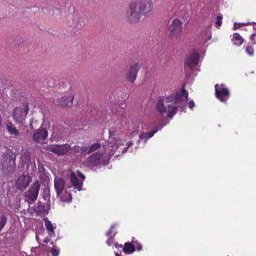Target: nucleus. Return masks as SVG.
Segmentation results:
<instances>
[{
	"mask_svg": "<svg viewBox=\"0 0 256 256\" xmlns=\"http://www.w3.org/2000/svg\"><path fill=\"white\" fill-rule=\"evenodd\" d=\"M45 226L46 230L48 231L49 235L51 236L52 234H54V228L50 222L47 218L44 219Z\"/></svg>",
	"mask_w": 256,
	"mask_h": 256,
	"instance_id": "nucleus-22",
	"label": "nucleus"
},
{
	"mask_svg": "<svg viewBox=\"0 0 256 256\" xmlns=\"http://www.w3.org/2000/svg\"><path fill=\"white\" fill-rule=\"evenodd\" d=\"M162 126H160L154 128L153 130L146 132L148 138H152L154 135L158 130H160L162 128Z\"/></svg>",
	"mask_w": 256,
	"mask_h": 256,
	"instance_id": "nucleus-28",
	"label": "nucleus"
},
{
	"mask_svg": "<svg viewBox=\"0 0 256 256\" xmlns=\"http://www.w3.org/2000/svg\"><path fill=\"white\" fill-rule=\"evenodd\" d=\"M78 176L80 177L82 179V180H84L85 176L82 173H81L80 172L78 171Z\"/></svg>",
	"mask_w": 256,
	"mask_h": 256,
	"instance_id": "nucleus-39",
	"label": "nucleus"
},
{
	"mask_svg": "<svg viewBox=\"0 0 256 256\" xmlns=\"http://www.w3.org/2000/svg\"><path fill=\"white\" fill-rule=\"evenodd\" d=\"M79 152H80V146H75L72 148L71 147V150L69 152V154H78Z\"/></svg>",
	"mask_w": 256,
	"mask_h": 256,
	"instance_id": "nucleus-29",
	"label": "nucleus"
},
{
	"mask_svg": "<svg viewBox=\"0 0 256 256\" xmlns=\"http://www.w3.org/2000/svg\"><path fill=\"white\" fill-rule=\"evenodd\" d=\"M222 16H218L216 18V26L218 27H220L221 26L222 24Z\"/></svg>",
	"mask_w": 256,
	"mask_h": 256,
	"instance_id": "nucleus-32",
	"label": "nucleus"
},
{
	"mask_svg": "<svg viewBox=\"0 0 256 256\" xmlns=\"http://www.w3.org/2000/svg\"><path fill=\"white\" fill-rule=\"evenodd\" d=\"M71 146L68 144L52 145L48 148V150L55 154L58 156L69 154Z\"/></svg>",
	"mask_w": 256,
	"mask_h": 256,
	"instance_id": "nucleus-5",
	"label": "nucleus"
},
{
	"mask_svg": "<svg viewBox=\"0 0 256 256\" xmlns=\"http://www.w3.org/2000/svg\"><path fill=\"white\" fill-rule=\"evenodd\" d=\"M115 233L114 234L113 236H110L109 238L106 240V243L108 246H111L114 244V236L115 235Z\"/></svg>",
	"mask_w": 256,
	"mask_h": 256,
	"instance_id": "nucleus-33",
	"label": "nucleus"
},
{
	"mask_svg": "<svg viewBox=\"0 0 256 256\" xmlns=\"http://www.w3.org/2000/svg\"><path fill=\"white\" fill-rule=\"evenodd\" d=\"M132 144L133 142H128L126 143L127 147H128V148L132 146Z\"/></svg>",
	"mask_w": 256,
	"mask_h": 256,
	"instance_id": "nucleus-40",
	"label": "nucleus"
},
{
	"mask_svg": "<svg viewBox=\"0 0 256 256\" xmlns=\"http://www.w3.org/2000/svg\"><path fill=\"white\" fill-rule=\"evenodd\" d=\"M115 256H120V255L118 253H116V254Z\"/></svg>",
	"mask_w": 256,
	"mask_h": 256,
	"instance_id": "nucleus-44",
	"label": "nucleus"
},
{
	"mask_svg": "<svg viewBox=\"0 0 256 256\" xmlns=\"http://www.w3.org/2000/svg\"><path fill=\"white\" fill-rule=\"evenodd\" d=\"M7 220L6 216L4 214H2V216L0 217V232L6 224Z\"/></svg>",
	"mask_w": 256,
	"mask_h": 256,
	"instance_id": "nucleus-27",
	"label": "nucleus"
},
{
	"mask_svg": "<svg viewBox=\"0 0 256 256\" xmlns=\"http://www.w3.org/2000/svg\"><path fill=\"white\" fill-rule=\"evenodd\" d=\"M235 24H234V29H236V26H235Z\"/></svg>",
	"mask_w": 256,
	"mask_h": 256,
	"instance_id": "nucleus-48",
	"label": "nucleus"
},
{
	"mask_svg": "<svg viewBox=\"0 0 256 256\" xmlns=\"http://www.w3.org/2000/svg\"><path fill=\"white\" fill-rule=\"evenodd\" d=\"M199 60L200 54L196 50H192V52L186 58L184 64L190 68L192 69L198 64Z\"/></svg>",
	"mask_w": 256,
	"mask_h": 256,
	"instance_id": "nucleus-8",
	"label": "nucleus"
},
{
	"mask_svg": "<svg viewBox=\"0 0 256 256\" xmlns=\"http://www.w3.org/2000/svg\"><path fill=\"white\" fill-rule=\"evenodd\" d=\"M132 244L134 246V251L136 250L137 251H140L142 249V246L140 243L138 242L137 240H134V238L131 242Z\"/></svg>",
	"mask_w": 256,
	"mask_h": 256,
	"instance_id": "nucleus-26",
	"label": "nucleus"
},
{
	"mask_svg": "<svg viewBox=\"0 0 256 256\" xmlns=\"http://www.w3.org/2000/svg\"><path fill=\"white\" fill-rule=\"evenodd\" d=\"M74 94H72L68 96H64L57 98L54 102L56 105L61 106H70L72 104Z\"/></svg>",
	"mask_w": 256,
	"mask_h": 256,
	"instance_id": "nucleus-13",
	"label": "nucleus"
},
{
	"mask_svg": "<svg viewBox=\"0 0 256 256\" xmlns=\"http://www.w3.org/2000/svg\"><path fill=\"white\" fill-rule=\"evenodd\" d=\"M29 125L30 128H32V120H30Z\"/></svg>",
	"mask_w": 256,
	"mask_h": 256,
	"instance_id": "nucleus-42",
	"label": "nucleus"
},
{
	"mask_svg": "<svg viewBox=\"0 0 256 256\" xmlns=\"http://www.w3.org/2000/svg\"><path fill=\"white\" fill-rule=\"evenodd\" d=\"M40 188V184L38 182H35L33 184V202L37 199Z\"/></svg>",
	"mask_w": 256,
	"mask_h": 256,
	"instance_id": "nucleus-20",
	"label": "nucleus"
},
{
	"mask_svg": "<svg viewBox=\"0 0 256 256\" xmlns=\"http://www.w3.org/2000/svg\"><path fill=\"white\" fill-rule=\"evenodd\" d=\"M245 52L246 53L248 54L250 56H253L255 54L254 48H256V46L250 42L247 45L244 46Z\"/></svg>",
	"mask_w": 256,
	"mask_h": 256,
	"instance_id": "nucleus-19",
	"label": "nucleus"
},
{
	"mask_svg": "<svg viewBox=\"0 0 256 256\" xmlns=\"http://www.w3.org/2000/svg\"><path fill=\"white\" fill-rule=\"evenodd\" d=\"M44 252V249L41 250V252H42H42Z\"/></svg>",
	"mask_w": 256,
	"mask_h": 256,
	"instance_id": "nucleus-46",
	"label": "nucleus"
},
{
	"mask_svg": "<svg viewBox=\"0 0 256 256\" xmlns=\"http://www.w3.org/2000/svg\"><path fill=\"white\" fill-rule=\"evenodd\" d=\"M88 148L86 146L80 147V152L81 154H87Z\"/></svg>",
	"mask_w": 256,
	"mask_h": 256,
	"instance_id": "nucleus-36",
	"label": "nucleus"
},
{
	"mask_svg": "<svg viewBox=\"0 0 256 256\" xmlns=\"http://www.w3.org/2000/svg\"><path fill=\"white\" fill-rule=\"evenodd\" d=\"M16 154L12 150L8 149L3 154V160L1 162L2 169L5 173L13 172L16 168Z\"/></svg>",
	"mask_w": 256,
	"mask_h": 256,
	"instance_id": "nucleus-4",
	"label": "nucleus"
},
{
	"mask_svg": "<svg viewBox=\"0 0 256 256\" xmlns=\"http://www.w3.org/2000/svg\"><path fill=\"white\" fill-rule=\"evenodd\" d=\"M54 187L57 196L63 202L71 201L72 195L64 191L65 188L64 180L60 178H55L54 179Z\"/></svg>",
	"mask_w": 256,
	"mask_h": 256,
	"instance_id": "nucleus-3",
	"label": "nucleus"
},
{
	"mask_svg": "<svg viewBox=\"0 0 256 256\" xmlns=\"http://www.w3.org/2000/svg\"><path fill=\"white\" fill-rule=\"evenodd\" d=\"M128 147H126V148H124L122 150V153H124V152H126L127 151V150H128Z\"/></svg>",
	"mask_w": 256,
	"mask_h": 256,
	"instance_id": "nucleus-41",
	"label": "nucleus"
},
{
	"mask_svg": "<svg viewBox=\"0 0 256 256\" xmlns=\"http://www.w3.org/2000/svg\"><path fill=\"white\" fill-rule=\"evenodd\" d=\"M48 132L45 128H42L33 134V140L40 142L46 138Z\"/></svg>",
	"mask_w": 256,
	"mask_h": 256,
	"instance_id": "nucleus-15",
	"label": "nucleus"
},
{
	"mask_svg": "<svg viewBox=\"0 0 256 256\" xmlns=\"http://www.w3.org/2000/svg\"><path fill=\"white\" fill-rule=\"evenodd\" d=\"M28 198L30 200V203L32 201V186L29 188L27 194Z\"/></svg>",
	"mask_w": 256,
	"mask_h": 256,
	"instance_id": "nucleus-34",
	"label": "nucleus"
},
{
	"mask_svg": "<svg viewBox=\"0 0 256 256\" xmlns=\"http://www.w3.org/2000/svg\"><path fill=\"white\" fill-rule=\"evenodd\" d=\"M123 251L126 254H130L134 252V246L132 242H126L124 244Z\"/></svg>",
	"mask_w": 256,
	"mask_h": 256,
	"instance_id": "nucleus-21",
	"label": "nucleus"
},
{
	"mask_svg": "<svg viewBox=\"0 0 256 256\" xmlns=\"http://www.w3.org/2000/svg\"><path fill=\"white\" fill-rule=\"evenodd\" d=\"M108 147L110 151V154H114V152L118 149L119 146L116 142H110L108 144Z\"/></svg>",
	"mask_w": 256,
	"mask_h": 256,
	"instance_id": "nucleus-25",
	"label": "nucleus"
},
{
	"mask_svg": "<svg viewBox=\"0 0 256 256\" xmlns=\"http://www.w3.org/2000/svg\"><path fill=\"white\" fill-rule=\"evenodd\" d=\"M250 43L256 46V34L254 33L250 36Z\"/></svg>",
	"mask_w": 256,
	"mask_h": 256,
	"instance_id": "nucleus-35",
	"label": "nucleus"
},
{
	"mask_svg": "<svg viewBox=\"0 0 256 256\" xmlns=\"http://www.w3.org/2000/svg\"><path fill=\"white\" fill-rule=\"evenodd\" d=\"M194 102L193 100H190L188 103V106L191 110L194 106Z\"/></svg>",
	"mask_w": 256,
	"mask_h": 256,
	"instance_id": "nucleus-38",
	"label": "nucleus"
},
{
	"mask_svg": "<svg viewBox=\"0 0 256 256\" xmlns=\"http://www.w3.org/2000/svg\"><path fill=\"white\" fill-rule=\"evenodd\" d=\"M31 164V152L30 151L26 152L22 158L21 168L22 170L26 172L29 169L30 164Z\"/></svg>",
	"mask_w": 256,
	"mask_h": 256,
	"instance_id": "nucleus-14",
	"label": "nucleus"
},
{
	"mask_svg": "<svg viewBox=\"0 0 256 256\" xmlns=\"http://www.w3.org/2000/svg\"><path fill=\"white\" fill-rule=\"evenodd\" d=\"M215 94L217 98L220 102L226 103L228 98L230 96V91L226 88L224 84H216L214 86Z\"/></svg>",
	"mask_w": 256,
	"mask_h": 256,
	"instance_id": "nucleus-6",
	"label": "nucleus"
},
{
	"mask_svg": "<svg viewBox=\"0 0 256 256\" xmlns=\"http://www.w3.org/2000/svg\"><path fill=\"white\" fill-rule=\"evenodd\" d=\"M255 54H256V49L255 50Z\"/></svg>",
	"mask_w": 256,
	"mask_h": 256,
	"instance_id": "nucleus-49",
	"label": "nucleus"
},
{
	"mask_svg": "<svg viewBox=\"0 0 256 256\" xmlns=\"http://www.w3.org/2000/svg\"><path fill=\"white\" fill-rule=\"evenodd\" d=\"M188 100V92L182 86L180 92H176L162 98H160L156 103V110L161 114L167 113L168 118H172L178 111V106L170 103L178 104L183 110Z\"/></svg>",
	"mask_w": 256,
	"mask_h": 256,
	"instance_id": "nucleus-1",
	"label": "nucleus"
},
{
	"mask_svg": "<svg viewBox=\"0 0 256 256\" xmlns=\"http://www.w3.org/2000/svg\"><path fill=\"white\" fill-rule=\"evenodd\" d=\"M30 181V178L28 174H22L18 178L16 182V188L20 190H23L28 186Z\"/></svg>",
	"mask_w": 256,
	"mask_h": 256,
	"instance_id": "nucleus-12",
	"label": "nucleus"
},
{
	"mask_svg": "<svg viewBox=\"0 0 256 256\" xmlns=\"http://www.w3.org/2000/svg\"><path fill=\"white\" fill-rule=\"evenodd\" d=\"M140 68V66L138 63L134 64L130 66L126 74V80L130 82L133 83L136 78Z\"/></svg>",
	"mask_w": 256,
	"mask_h": 256,
	"instance_id": "nucleus-10",
	"label": "nucleus"
},
{
	"mask_svg": "<svg viewBox=\"0 0 256 256\" xmlns=\"http://www.w3.org/2000/svg\"><path fill=\"white\" fill-rule=\"evenodd\" d=\"M52 256H58L59 251L55 248H52L51 250Z\"/></svg>",
	"mask_w": 256,
	"mask_h": 256,
	"instance_id": "nucleus-37",
	"label": "nucleus"
},
{
	"mask_svg": "<svg viewBox=\"0 0 256 256\" xmlns=\"http://www.w3.org/2000/svg\"><path fill=\"white\" fill-rule=\"evenodd\" d=\"M36 240H38V242H39L38 240V236L36 235Z\"/></svg>",
	"mask_w": 256,
	"mask_h": 256,
	"instance_id": "nucleus-43",
	"label": "nucleus"
},
{
	"mask_svg": "<svg viewBox=\"0 0 256 256\" xmlns=\"http://www.w3.org/2000/svg\"><path fill=\"white\" fill-rule=\"evenodd\" d=\"M70 178L71 183L74 186V188L78 191L81 190L83 185L82 182L80 181L74 173L70 174Z\"/></svg>",
	"mask_w": 256,
	"mask_h": 256,
	"instance_id": "nucleus-16",
	"label": "nucleus"
},
{
	"mask_svg": "<svg viewBox=\"0 0 256 256\" xmlns=\"http://www.w3.org/2000/svg\"><path fill=\"white\" fill-rule=\"evenodd\" d=\"M48 240H44V242L48 243Z\"/></svg>",
	"mask_w": 256,
	"mask_h": 256,
	"instance_id": "nucleus-47",
	"label": "nucleus"
},
{
	"mask_svg": "<svg viewBox=\"0 0 256 256\" xmlns=\"http://www.w3.org/2000/svg\"><path fill=\"white\" fill-rule=\"evenodd\" d=\"M116 226V224H113L111 226L110 228L106 232V236H109V237L113 236H112V234L114 232V230L115 229Z\"/></svg>",
	"mask_w": 256,
	"mask_h": 256,
	"instance_id": "nucleus-31",
	"label": "nucleus"
},
{
	"mask_svg": "<svg viewBox=\"0 0 256 256\" xmlns=\"http://www.w3.org/2000/svg\"><path fill=\"white\" fill-rule=\"evenodd\" d=\"M103 156L100 153H96L91 155L87 160L86 164L89 167L98 166L101 164Z\"/></svg>",
	"mask_w": 256,
	"mask_h": 256,
	"instance_id": "nucleus-11",
	"label": "nucleus"
},
{
	"mask_svg": "<svg viewBox=\"0 0 256 256\" xmlns=\"http://www.w3.org/2000/svg\"><path fill=\"white\" fill-rule=\"evenodd\" d=\"M154 4L152 0H133L130 2L125 13V19L130 24L138 23L142 16L149 17L153 13Z\"/></svg>",
	"mask_w": 256,
	"mask_h": 256,
	"instance_id": "nucleus-2",
	"label": "nucleus"
},
{
	"mask_svg": "<svg viewBox=\"0 0 256 256\" xmlns=\"http://www.w3.org/2000/svg\"><path fill=\"white\" fill-rule=\"evenodd\" d=\"M101 144L99 142H96L92 144L88 148V151L87 152L88 154L94 152L99 149L100 148Z\"/></svg>",
	"mask_w": 256,
	"mask_h": 256,
	"instance_id": "nucleus-24",
	"label": "nucleus"
},
{
	"mask_svg": "<svg viewBox=\"0 0 256 256\" xmlns=\"http://www.w3.org/2000/svg\"><path fill=\"white\" fill-rule=\"evenodd\" d=\"M24 110L21 108H15L12 112V116L15 120L18 122H22L25 119L26 116L29 110L28 103L24 104Z\"/></svg>",
	"mask_w": 256,
	"mask_h": 256,
	"instance_id": "nucleus-7",
	"label": "nucleus"
},
{
	"mask_svg": "<svg viewBox=\"0 0 256 256\" xmlns=\"http://www.w3.org/2000/svg\"><path fill=\"white\" fill-rule=\"evenodd\" d=\"M6 128L8 132L12 134L18 135V131L16 127L12 123H8L6 126Z\"/></svg>",
	"mask_w": 256,
	"mask_h": 256,
	"instance_id": "nucleus-23",
	"label": "nucleus"
},
{
	"mask_svg": "<svg viewBox=\"0 0 256 256\" xmlns=\"http://www.w3.org/2000/svg\"><path fill=\"white\" fill-rule=\"evenodd\" d=\"M232 41L234 44L240 46L243 43L244 39L238 33L236 32L233 34Z\"/></svg>",
	"mask_w": 256,
	"mask_h": 256,
	"instance_id": "nucleus-18",
	"label": "nucleus"
},
{
	"mask_svg": "<svg viewBox=\"0 0 256 256\" xmlns=\"http://www.w3.org/2000/svg\"><path fill=\"white\" fill-rule=\"evenodd\" d=\"M33 210L38 215L44 214H46L44 204L40 202H38L34 208Z\"/></svg>",
	"mask_w": 256,
	"mask_h": 256,
	"instance_id": "nucleus-17",
	"label": "nucleus"
},
{
	"mask_svg": "<svg viewBox=\"0 0 256 256\" xmlns=\"http://www.w3.org/2000/svg\"><path fill=\"white\" fill-rule=\"evenodd\" d=\"M169 30L172 36H178L182 32V22L178 18H176L170 24Z\"/></svg>",
	"mask_w": 256,
	"mask_h": 256,
	"instance_id": "nucleus-9",
	"label": "nucleus"
},
{
	"mask_svg": "<svg viewBox=\"0 0 256 256\" xmlns=\"http://www.w3.org/2000/svg\"><path fill=\"white\" fill-rule=\"evenodd\" d=\"M112 132H110V136H112Z\"/></svg>",
	"mask_w": 256,
	"mask_h": 256,
	"instance_id": "nucleus-45",
	"label": "nucleus"
},
{
	"mask_svg": "<svg viewBox=\"0 0 256 256\" xmlns=\"http://www.w3.org/2000/svg\"><path fill=\"white\" fill-rule=\"evenodd\" d=\"M139 138L140 140H144L145 142H146L149 138H148L147 133L144 132H142L139 134Z\"/></svg>",
	"mask_w": 256,
	"mask_h": 256,
	"instance_id": "nucleus-30",
	"label": "nucleus"
}]
</instances>
